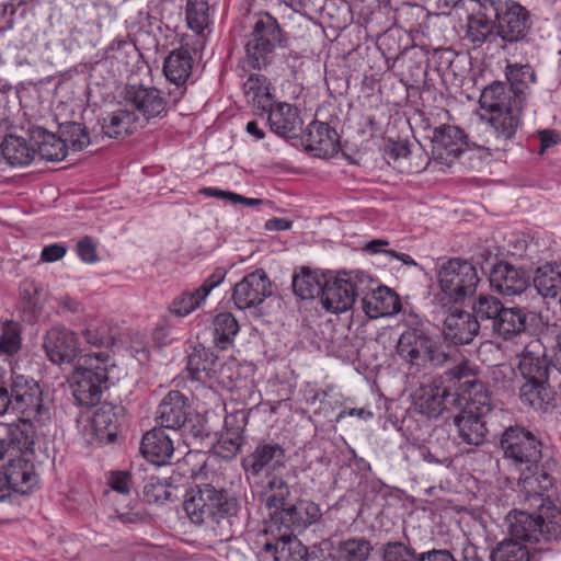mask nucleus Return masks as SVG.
Listing matches in <instances>:
<instances>
[{"label": "nucleus", "instance_id": "f257e3e1", "mask_svg": "<svg viewBox=\"0 0 561 561\" xmlns=\"http://www.w3.org/2000/svg\"><path fill=\"white\" fill-rule=\"evenodd\" d=\"M517 496L528 510H537V514L526 511H513L507 519L511 534L517 538L539 543V549H549L561 541V511L546 497V492L553 486V478L539 469L538 463L517 469Z\"/></svg>", "mask_w": 561, "mask_h": 561}, {"label": "nucleus", "instance_id": "f03ea898", "mask_svg": "<svg viewBox=\"0 0 561 561\" xmlns=\"http://www.w3.org/2000/svg\"><path fill=\"white\" fill-rule=\"evenodd\" d=\"M477 367L468 360L448 368V380H457L462 391L465 405L454 416L460 440L470 446H481L486 440L488 417L492 412V400L485 385L477 378Z\"/></svg>", "mask_w": 561, "mask_h": 561}, {"label": "nucleus", "instance_id": "7ed1b4c3", "mask_svg": "<svg viewBox=\"0 0 561 561\" xmlns=\"http://www.w3.org/2000/svg\"><path fill=\"white\" fill-rule=\"evenodd\" d=\"M523 101L513 93L506 82L493 81L480 95V107L485 112L481 117L485 124V149L505 151L522 123Z\"/></svg>", "mask_w": 561, "mask_h": 561}, {"label": "nucleus", "instance_id": "20e7f679", "mask_svg": "<svg viewBox=\"0 0 561 561\" xmlns=\"http://www.w3.org/2000/svg\"><path fill=\"white\" fill-rule=\"evenodd\" d=\"M184 510L192 523L204 525L220 541L232 537V522L237 517L239 502L226 489L210 483L198 484L185 501Z\"/></svg>", "mask_w": 561, "mask_h": 561}, {"label": "nucleus", "instance_id": "39448f33", "mask_svg": "<svg viewBox=\"0 0 561 561\" xmlns=\"http://www.w3.org/2000/svg\"><path fill=\"white\" fill-rule=\"evenodd\" d=\"M81 362L72 375V394L80 405L92 407L100 403L117 367L104 351L84 353Z\"/></svg>", "mask_w": 561, "mask_h": 561}, {"label": "nucleus", "instance_id": "423d86ee", "mask_svg": "<svg viewBox=\"0 0 561 561\" xmlns=\"http://www.w3.org/2000/svg\"><path fill=\"white\" fill-rule=\"evenodd\" d=\"M283 33L278 21L267 12L256 14L244 43V62L253 69H265L282 47Z\"/></svg>", "mask_w": 561, "mask_h": 561}, {"label": "nucleus", "instance_id": "0eeeda50", "mask_svg": "<svg viewBox=\"0 0 561 561\" xmlns=\"http://www.w3.org/2000/svg\"><path fill=\"white\" fill-rule=\"evenodd\" d=\"M12 412L45 424L50 420V401L33 377L11 371L8 377Z\"/></svg>", "mask_w": 561, "mask_h": 561}, {"label": "nucleus", "instance_id": "6e6552de", "mask_svg": "<svg viewBox=\"0 0 561 561\" xmlns=\"http://www.w3.org/2000/svg\"><path fill=\"white\" fill-rule=\"evenodd\" d=\"M448 369L442 380L422 383L412 394L415 412L428 419L437 417L450 405H461L462 391L457 380H448Z\"/></svg>", "mask_w": 561, "mask_h": 561}, {"label": "nucleus", "instance_id": "1a4fd4ad", "mask_svg": "<svg viewBox=\"0 0 561 561\" xmlns=\"http://www.w3.org/2000/svg\"><path fill=\"white\" fill-rule=\"evenodd\" d=\"M437 277L440 293L454 302H461L473 296L480 282L476 266L459 257L444 262Z\"/></svg>", "mask_w": 561, "mask_h": 561}, {"label": "nucleus", "instance_id": "9d476101", "mask_svg": "<svg viewBox=\"0 0 561 561\" xmlns=\"http://www.w3.org/2000/svg\"><path fill=\"white\" fill-rule=\"evenodd\" d=\"M398 355L411 367L420 370L432 366H442L449 359V354L436 347L432 337L422 329L413 328L403 331L397 344Z\"/></svg>", "mask_w": 561, "mask_h": 561}, {"label": "nucleus", "instance_id": "9b49d317", "mask_svg": "<svg viewBox=\"0 0 561 561\" xmlns=\"http://www.w3.org/2000/svg\"><path fill=\"white\" fill-rule=\"evenodd\" d=\"M368 282L363 271L344 273L324 282L321 301L323 308L332 313H342L352 308Z\"/></svg>", "mask_w": 561, "mask_h": 561}, {"label": "nucleus", "instance_id": "f8f14e48", "mask_svg": "<svg viewBox=\"0 0 561 561\" xmlns=\"http://www.w3.org/2000/svg\"><path fill=\"white\" fill-rule=\"evenodd\" d=\"M500 447L508 466L523 469L535 466L541 459V442L530 431L522 426H511L501 436Z\"/></svg>", "mask_w": 561, "mask_h": 561}, {"label": "nucleus", "instance_id": "ddd939ff", "mask_svg": "<svg viewBox=\"0 0 561 561\" xmlns=\"http://www.w3.org/2000/svg\"><path fill=\"white\" fill-rule=\"evenodd\" d=\"M257 557L263 561H308V549L296 535L266 526L256 541Z\"/></svg>", "mask_w": 561, "mask_h": 561}, {"label": "nucleus", "instance_id": "4468645a", "mask_svg": "<svg viewBox=\"0 0 561 561\" xmlns=\"http://www.w3.org/2000/svg\"><path fill=\"white\" fill-rule=\"evenodd\" d=\"M124 101L126 106L138 116V122L154 124L168 115L169 107L163 93L156 87L145 85L142 83H129L124 90Z\"/></svg>", "mask_w": 561, "mask_h": 561}, {"label": "nucleus", "instance_id": "2eb2a0df", "mask_svg": "<svg viewBox=\"0 0 561 561\" xmlns=\"http://www.w3.org/2000/svg\"><path fill=\"white\" fill-rule=\"evenodd\" d=\"M495 19L499 38L505 43L522 41L530 28L529 12L519 3L508 0L496 4H488Z\"/></svg>", "mask_w": 561, "mask_h": 561}, {"label": "nucleus", "instance_id": "dca6fc26", "mask_svg": "<svg viewBox=\"0 0 561 561\" xmlns=\"http://www.w3.org/2000/svg\"><path fill=\"white\" fill-rule=\"evenodd\" d=\"M266 526H274L285 534L297 535L316 524L322 516L318 504L299 500L295 504L272 513Z\"/></svg>", "mask_w": 561, "mask_h": 561}, {"label": "nucleus", "instance_id": "f3484780", "mask_svg": "<svg viewBox=\"0 0 561 561\" xmlns=\"http://www.w3.org/2000/svg\"><path fill=\"white\" fill-rule=\"evenodd\" d=\"M286 454L282 445L274 440L262 439L254 450L242 461V467L248 477L261 474L273 476L277 470L285 468Z\"/></svg>", "mask_w": 561, "mask_h": 561}, {"label": "nucleus", "instance_id": "a211bd4d", "mask_svg": "<svg viewBox=\"0 0 561 561\" xmlns=\"http://www.w3.org/2000/svg\"><path fill=\"white\" fill-rule=\"evenodd\" d=\"M43 348L47 358L57 365L72 364L84 351L78 335L65 327L49 329L44 335Z\"/></svg>", "mask_w": 561, "mask_h": 561}, {"label": "nucleus", "instance_id": "6ab92c4d", "mask_svg": "<svg viewBox=\"0 0 561 561\" xmlns=\"http://www.w3.org/2000/svg\"><path fill=\"white\" fill-rule=\"evenodd\" d=\"M194 66L192 53L186 47L171 50L163 61V73L167 80L175 85L169 91L171 101L175 104L186 92V82Z\"/></svg>", "mask_w": 561, "mask_h": 561}, {"label": "nucleus", "instance_id": "aec40b11", "mask_svg": "<svg viewBox=\"0 0 561 561\" xmlns=\"http://www.w3.org/2000/svg\"><path fill=\"white\" fill-rule=\"evenodd\" d=\"M363 291L359 295L362 308L371 319L390 317L401 309L399 296L389 287L376 284L369 275Z\"/></svg>", "mask_w": 561, "mask_h": 561}, {"label": "nucleus", "instance_id": "412c9836", "mask_svg": "<svg viewBox=\"0 0 561 561\" xmlns=\"http://www.w3.org/2000/svg\"><path fill=\"white\" fill-rule=\"evenodd\" d=\"M272 295V285L263 270L247 274L234 285L232 299L238 309L245 310L261 305Z\"/></svg>", "mask_w": 561, "mask_h": 561}, {"label": "nucleus", "instance_id": "4be33fe9", "mask_svg": "<svg viewBox=\"0 0 561 561\" xmlns=\"http://www.w3.org/2000/svg\"><path fill=\"white\" fill-rule=\"evenodd\" d=\"M518 369L525 380H549L550 367L546 346L538 337L530 339L519 355Z\"/></svg>", "mask_w": 561, "mask_h": 561}, {"label": "nucleus", "instance_id": "5701e85b", "mask_svg": "<svg viewBox=\"0 0 561 561\" xmlns=\"http://www.w3.org/2000/svg\"><path fill=\"white\" fill-rule=\"evenodd\" d=\"M432 142L434 158L445 164H450L463 152L466 135L457 126L442 125L434 129Z\"/></svg>", "mask_w": 561, "mask_h": 561}, {"label": "nucleus", "instance_id": "b1692460", "mask_svg": "<svg viewBox=\"0 0 561 561\" xmlns=\"http://www.w3.org/2000/svg\"><path fill=\"white\" fill-rule=\"evenodd\" d=\"M442 331L446 341L454 345H465L478 335L480 323L471 312L455 309L446 314Z\"/></svg>", "mask_w": 561, "mask_h": 561}, {"label": "nucleus", "instance_id": "393cba45", "mask_svg": "<svg viewBox=\"0 0 561 561\" xmlns=\"http://www.w3.org/2000/svg\"><path fill=\"white\" fill-rule=\"evenodd\" d=\"M307 151L318 158H331L339 151V135L334 128L319 121L311 122L302 135Z\"/></svg>", "mask_w": 561, "mask_h": 561}, {"label": "nucleus", "instance_id": "a878e982", "mask_svg": "<svg viewBox=\"0 0 561 561\" xmlns=\"http://www.w3.org/2000/svg\"><path fill=\"white\" fill-rule=\"evenodd\" d=\"M191 412L188 397L179 390H170L156 410V421L161 427L173 430L181 427Z\"/></svg>", "mask_w": 561, "mask_h": 561}, {"label": "nucleus", "instance_id": "bb28decb", "mask_svg": "<svg viewBox=\"0 0 561 561\" xmlns=\"http://www.w3.org/2000/svg\"><path fill=\"white\" fill-rule=\"evenodd\" d=\"M501 541L491 552V561H539L538 553L552 550L554 545L549 549H539V543L530 542L522 538L513 536Z\"/></svg>", "mask_w": 561, "mask_h": 561}, {"label": "nucleus", "instance_id": "cd10ccee", "mask_svg": "<svg viewBox=\"0 0 561 561\" xmlns=\"http://www.w3.org/2000/svg\"><path fill=\"white\" fill-rule=\"evenodd\" d=\"M538 314L519 307H504L492 325L493 333L507 341L525 332Z\"/></svg>", "mask_w": 561, "mask_h": 561}, {"label": "nucleus", "instance_id": "c85d7f7f", "mask_svg": "<svg viewBox=\"0 0 561 561\" xmlns=\"http://www.w3.org/2000/svg\"><path fill=\"white\" fill-rule=\"evenodd\" d=\"M489 280L496 291L505 296L520 295L528 287V278L524 271L504 262L493 266Z\"/></svg>", "mask_w": 561, "mask_h": 561}, {"label": "nucleus", "instance_id": "c756f323", "mask_svg": "<svg viewBox=\"0 0 561 561\" xmlns=\"http://www.w3.org/2000/svg\"><path fill=\"white\" fill-rule=\"evenodd\" d=\"M396 64L400 67V81L407 88H416L425 82L427 75V57L422 48L412 47L405 49L397 58Z\"/></svg>", "mask_w": 561, "mask_h": 561}, {"label": "nucleus", "instance_id": "7c9ffc66", "mask_svg": "<svg viewBox=\"0 0 561 561\" xmlns=\"http://www.w3.org/2000/svg\"><path fill=\"white\" fill-rule=\"evenodd\" d=\"M140 453L149 462L164 466L174 453L173 439L167 434L165 428L154 427L142 436Z\"/></svg>", "mask_w": 561, "mask_h": 561}, {"label": "nucleus", "instance_id": "2f4dec72", "mask_svg": "<svg viewBox=\"0 0 561 561\" xmlns=\"http://www.w3.org/2000/svg\"><path fill=\"white\" fill-rule=\"evenodd\" d=\"M268 113L267 122L273 133L280 137H296L301 129L302 121L297 107L291 104L279 102L271 105L265 111Z\"/></svg>", "mask_w": 561, "mask_h": 561}, {"label": "nucleus", "instance_id": "473e14b6", "mask_svg": "<svg viewBox=\"0 0 561 561\" xmlns=\"http://www.w3.org/2000/svg\"><path fill=\"white\" fill-rule=\"evenodd\" d=\"M220 368L218 356L211 348L195 345L187 355L186 369L193 380L206 382L217 377Z\"/></svg>", "mask_w": 561, "mask_h": 561}, {"label": "nucleus", "instance_id": "72a5a7b5", "mask_svg": "<svg viewBox=\"0 0 561 561\" xmlns=\"http://www.w3.org/2000/svg\"><path fill=\"white\" fill-rule=\"evenodd\" d=\"M3 473L11 491L20 494L30 493L38 481L33 462L24 456L10 459Z\"/></svg>", "mask_w": 561, "mask_h": 561}, {"label": "nucleus", "instance_id": "f704fd0d", "mask_svg": "<svg viewBox=\"0 0 561 561\" xmlns=\"http://www.w3.org/2000/svg\"><path fill=\"white\" fill-rule=\"evenodd\" d=\"M122 412V407L112 404H102L95 410L91 419V424L95 437L101 443L115 442L123 417Z\"/></svg>", "mask_w": 561, "mask_h": 561}, {"label": "nucleus", "instance_id": "c9c22d12", "mask_svg": "<svg viewBox=\"0 0 561 561\" xmlns=\"http://www.w3.org/2000/svg\"><path fill=\"white\" fill-rule=\"evenodd\" d=\"M30 140L35 148V157L47 161H61L67 156V145L55 134L43 127L36 126L30 129Z\"/></svg>", "mask_w": 561, "mask_h": 561}, {"label": "nucleus", "instance_id": "e433bc0d", "mask_svg": "<svg viewBox=\"0 0 561 561\" xmlns=\"http://www.w3.org/2000/svg\"><path fill=\"white\" fill-rule=\"evenodd\" d=\"M248 424V412L238 410L225 417V431L218 439V447L226 456H234L244 443V430Z\"/></svg>", "mask_w": 561, "mask_h": 561}, {"label": "nucleus", "instance_id": "4c0bfd02", "mask_svg": "<svg viewBox=\"0 0 561 561\" xmlns=\"http://www.w3.org/2000/svg\"><path fill=\"white\" fill-rule=\"evenodd\" d=\"M479 9H472L474 12L468 16L467 21V38L479 47L484 43L496 44L499 35L495 30V22L492 23L490 14L491 10H485L480 4Z\"/></svg>", "mask_w": 561, "mask_h": 561}, {"label": "nucleus", "instance_id": "58836bf2", "mask_svg": "<svg viewBox=\"0 0 561 561\" xmlns=\"http://www.w3.org/2000/svg\"><path fill=\"white\" fill-rule=\"evenodd\" d=\"M322 344L324 352L343 362H352L358 356V345L345 333L344 329L328 327L322 331Z\"/></svg>", "mask_w": 561, "mask_h": 561}, {"label": "nucleus", "instance_id": "ea45409f", "mask_svg": "<svg viewBox=\"0 0 561 561\" xmlns=\"http://www.w3.org/2000/svg\"><path fill=\"white\" fill-rule=\"evenodd\" d=\"M102 133L108 138H121L128 136L141 126L138 122V116L130 108L119 107L100 122Z\"/></svg>", "mask_w": 561, "mask_h": 561}, {"label": "nucleus", "instance_id": "a19ab883", "mask_svg": "<svg viewBox=\"0 0 561 561\" xmlns=\"http://www.w3.org/2000/svg\"><path fill=\"white\" fill-rule=\"evenodd\" d=\"M549 380H525L519 389V399L524 405L546 412L553 402L554 394Z\"/></svg>", "mask_w": 561, "mask_h": 561}, {"label": "nucleus", "instance_id": "79ce46f5", "mask_svg": "<svg viewBox=\"0 0 561 561\" xmlns=\"http://www.w3.org/2000/svg\"><path fill=\"white\" fill-rule=\"evenodd\" d=\"M34 420L21 416L18 423L10 424L7 432L5 446L12 451H32L35 438Z\"/></svg>", "mask_w": 561, "mask_h": 561}, {"label": "nucleus", "instance_id": "37998d69", "mask_svg": "<svg viewBox=\"0 0 561 561\" xmlns=\"http://www.w3.org/2000/svg\"><path fill=\"white\" fill-rule=\"evenodd\" d=\"M243 92L249 103L261 111H266L273 105L271 83L267 78L260 73H252L243 82Z\"/></svg>", "mask_w": 561, "mask_h": 561}, {"label": "nucleus", "instance_id": "c03bdc74", "mask_svg": "<svg viewBox=\"0 0 561 561\" xmlns=\"http://www.w3.org/2000/svg\"><path fill=\"white\" fill-rule=\"evenodd\" d=\"M80 336L83 339L84 344L107 352L115 343L111 325L101 319H92L85 322L84 327L80 330Z\"/></svg>", "mask_w": 561, "mask_h": 561}, {"label": "nucleus", "instance_id": "a18cd8bd", "mask_svg": "<svg viewBox=\"0 0 561 561\" xmlns=\"http://www.w3.org/2000/svg\"><path fill=\"white\" fill-rule=\"evenodd\" d=\"M1 153L11 165L23 167L34 160L35 148L28 146L24 138L10 135L1 144Z\"/></svg>", "mask_w": 561, "mask_h": 561}, {"label": "nucleus", "instance_id": "49530a36", "mask_svg": "<svg viewBox=\"0 0 561 561\" xmlns=\"http://www.w3.org/2000/svg\"><path fill=\"white\" fill-rule=\"evenodd\" d=\"M323 285L322 276L305 266L294 274L291 282L294 294L302 300L322 295Z\"/></svg>", "mask_w": 561, "mask_h": 561}, {"label": "nucleus", "instance_id": "de8ad7c7", "mask_svg": "<svg viewBox=\"0 0 561 561\" xmlns=\"http://www.w3.org/2000/svg\"><path fill=\"white\" fill-rule=\"evenodd\" d=\"M534 286L545 298H556L561 290V265L546 263L539 266L534 278Z\"/></svg>", "mask_w": 561, "mask_h": 561}, {"label": "nucleus", "instance_id": "09e8293b", "mask_svg": "<svg viewBox=\"0 0 561 561\" xmlns=\"http://www.w3.org/2000/svg\"><path fill=\"white\" fill-rule=\"evenodd\" d=\"M290 494L287 482L279 476L273 474L260 494L261 502L270 510L280 511Z\"/></svg>", "mask_w": 561, "mask_h": 561}, {"label": "nucleus", "instance_id": "8fccbe9b", "mask_svg": "<svg viewBox=\"0 0 561 561\" xmlns=\"http://www.w3.org/2000/svg\"><path fill=\"white\" fill-rule=\"evenodd\" d=\"M239 332V323L230 312L218 313L213 320V336L216 347L226 350Z\"/></svg>", "mask_w": 561, "mask_h": 561}, {"label": "nucleus", "instance_id": "3c124183", "mask_svg": "<svg viewBox=\"0 0 561 561\" xmlns=\"http://www.w3.org/2000/svg\"><path fill=\"white\" fill-rule=\"evenodd\" d=\"M205 301L206 298L197 288L186 289L172 299L168 310L178 318H184L201 308Z\"/></svg>", "mask_w": 561, "mask_h": 561}, {"label": "nucleus", "instance_id": "603ef678", "mask_svg": "<svg viewBox=\"0 0 561 561\" xmlns=\"http://www.w3.org/2000/svg\"><path fill=\"white\" fill-rule=\"evenodd\" d=\"M175 432H180V435L187 445H191L193 442L203 440L209 435L206 419L193 411L186 415L184 424L176 428Z\"/></svg>", "mask_w": 561, "mask_h": 561}, {"label": "nucleus", "instance_id": "864d4df0", "mask_svg": "<svg viewBox=\"0 0 561 561\" xmlns=\"http://www.w3.org/2000/svg\"><path fill=\"white\" fill-rule=\"evenodd\" d=\"M505 76L508 81V89L513 93H517L524 102L527 81H535V73L531 67L529 65H507Z\"/></svg>", "mask_w": 561, "mask_h": 561}, {"label": "nucleus", "instance_id": "5fc2aeb1", "mask_svg": "<svg viewBox=\"0 0 561 561\" xmlns=\"http://www.w3.org/2000/svg\"><path fill=\"white\" fill-rule=\"evenodd\" d=\"M503 309L504 305L499 298L491 295H480L472 305V314L477 317L478 322L489 321L492 327Z\"/></svg>", "mask_w": 561, "mask_h": 561}, {"label": "nucleus", "instance_id": "6e6d98bb", "mask_svg": "<svg viewBox=\"0 0 561 561\" xmlns=\"http://www.w3.org/2000/svg\"><path fill=\"white\" fill-rule=\"evenodd\" d=\"M370 551V542L365 538L347 539L336 549L341 561H367Z\"/></svg>", "mask_w": 561, "mask_h": 561}, {"label": "nucleus", "instance_id": "4d7b16f0", "mask_svg": "<svg viewBox=\"0 0 561 561\" xmlns=\"http://www.w3.org/2000/svg\"><path fill=\"white\" fill-rule=\"evenodd\" d=\"M61 139L75 151H81L90 145V137L82 124L77 122H65L59 125Z\"/></svg>", "mask_w": 561, "mask_h": 561}, {"label": "nucleus", "instance_id": "13d9d810", "mask_svg": "<svg viewBox=\"0 0 561 561\" xmlns=\"http://www.w3.org/2000/svg\"><path fill=\"white\" fill-rule=\"evenodd\" d=\"M22 347L21 327L14 321H5L0 333V354L14 356Z\"/></svg>", "mask_w": 561, "mask_h": 561}, {"label": "nucleus", "instance_id": "bf43d9fd", "mask_svg": "<svg viewBox=\"0 0 561 561\" xmlns=\"http://www.w3.org/2000/svg\"><path fill=\"white\" fill-rule=\"evenodd\" d=\"M186 21L192 31L201 34L208 24L207 0H187Z\"/></svg>", "mask_w": 561, "mask_h": 561}, {"label": "nucleus", "instance_id": "052dcab7", "mask_svg": "<svg viewBox=\"0 0 561 561\" xmlns=\"http://www.w3.org/2000/svg\"><path fill=\"white\" fill-rule=\"evenodd\" d=\"M169 485L156 477H151L144 486V500L148 503L162 504L171 499Z\"/></svg>", "mask_w": 561, "mask_h": 561}, {"label": "nucleus", "instance_id": "680f3d73", "mask_svg": "<svg viewBox=\"0 0 561 561\" xmlns=\"http://www.w3.org/2000/svg\"><path fill=\"white\" fill-rule=\"evenodd\" d=\"M383 561H416V558L403 543L394 542L385 548Z\"/></svg>", "mask_w": 561, "mask_h": 561}, {"label": "nucleus", "instance_id": "e2e57ef3", "mask_svg": "<svg viewBox=\"0 0 561 561\" xmlns=\"http://www.w3.org/2000/svg\"><path fill=\"white\" fill-rule=\"evenodd\" d=\"M135 45L126 38L116 37L106 48V56L108 58L124 60L130 51H135Z\"/></svg>", "mask_w": 561, "mask_h": 561}, {"label": "nucleus", "instance_id": "0e129e2a", "mask_svg": "<svg viewBox=\"0 0 561 561\" xmlns=\"http://www.w3.org/2000/svg\"><path fill=\"white\" fill-rule=\"evenodd\" d=\"M8 377L5 369L0 366V416L12 412V401L10 398V387L8 386Z\"/></svg>", "mask_w": 561, "mask_h": 561}, {"label": "nucleus", "instance_id": "69168bd1", "mask_svg": "<svg viewBox=\"0 0 561 561\" xmlns=\"http://www.w3.org/2000/svg\"><path fill=\"white\" fill-rule=\"evenodd\" d=\"M225 277L226 270L222 267H217L208 277L204 279V282L199 287H197V289L207 299L211 290L218 287L225 280Z\"/></svg>", "mask_w": 561, "mask_h": 561}, {"label": "nucleus", "instance_id": "338daca9", "mask_svg": "<svg viewBox=\"0 0 561 561\" xmlns=\"http://www.w3.org/2000/svg\"><path fill=\"white\" fill-rule=\"evenodd\" d=\"M77 253L85 263H94L98 261L96 247L90 237H84L77 243Z\"/></svg>", "mask_w": 561, "mask_h": 561}, {"label": "nucleus", "instance_id": "774afa93", "mask_svg": "<svg viewBox=\"0 0 561 561\" xmlns=\"http://www.w3.org/2000/svg\"><path fill=\"white\" fill-rule=\"evenodd\" d=\"M548 334L556 341V363L553 369L561 374V321L547 325Z\"/></svg>", "mask_w": 561, "mask_h": 561}]
</instances>
